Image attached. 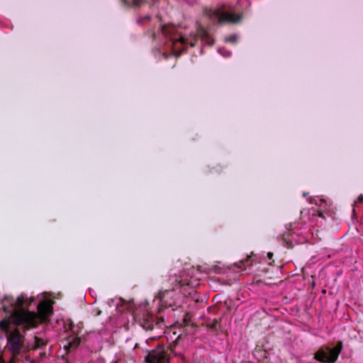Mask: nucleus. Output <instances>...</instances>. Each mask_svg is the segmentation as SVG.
Segmentation results:
<instances>
[{"label": "nucleus", "mask_w": 363, "mask_h": 363, "mask_svg": "<svg viewBox=\"0 0 363 363\" xmlns=\"http://www.w3.org/2000/svg\"><path fill=\"white\" fill-rule=\"evenodd\" d=\"M203 13L213 24L223 23H238L242 18V13H236L235 7L228 3H220L215 9L204 8Z\"/></svg>", "instance_id": "nucleus-3"}, {"label": "nucleus", "mask_w": 363, "mask_h": 363, "mask_svg": "<svg viewBox=\"0 0 363 363\" xmlns=\"http://www.w3.org/2000/svg\"><path fill=\"white\" fill-rule=\"evenodd\" d=\"M175 346L167 347L164 344L157 346L145 357L147 363H166L169 359V352H173Z\"/></svg>", "instance_id": "nucleus-5"}, {"label": "nucleus", "mask_w": 363, "mask_h": 363, "mask_svg": "<svg viewBox=\"0 0 363 363\" xmlns=\"http://www.w3.org/2000/svg\"><path fill=\"white\" fill-rule=\"evenodd\" d=\"M208 327L214 331H217L220 328V321L218 319H214L208 324Z\"/></svg>", "instance_id": "nucleus-12"}, {"label": "nucleus", "mask_w": 363, "mask_h": 363, "mask_svg": "<svg viewBox=\"0 0 363 363\" xmlns=\"http://www.w3.org/2000/svg\"><path fill=\"white\" fill-rule=\"evenodd\" d=\"M343 344L338 341L335 345H324L315 353L314 358L322 363H335L341 353Z\"/></svg>", "instance_id": "nucleus-4"}, {"label": "nucleus", "mask_w": 363, "mask_h": 363, "mask_svg": "<svg viewBox=\"0 0 363 363\" xmlns=\"http://www.w3.org/2000/svg\"><path fill=\"white\" fill-rule=\"evenodd\" d=\"M65 329L67 331L70 332V335L67 338V343L65 345L64 347L70 352L72 350L77 348L81 343V337L79 336L82 328V323H79L75 325L72 321L69 320L65 323Z\"/></svg>", "instance_id": "nucleus-6"}, {"label": "nucleus", "mask_w": 363, "mask_h": 363, "mask_svg": "<svg viewBox=\"0 0 363 363\" xmlns=\"http://www.w3.org/2000/svg\"><path fill=\"white\" fill-rule=\"evenodd\" d=\"M294 225H291V228L289 229L288 232L283 235L282 237V244L288 247L291 248L293 247V242H302L303 240H297V237L299 236L298 233H296L294 231V228L293 227Z\"/></svg>", "instance_id": "nucleus-9"}, {"label": "nucleus", "mask_w": 363, "mask_h": 363, "mask_svg": "<svg viewBox=\"0 0 363 363\" xmlns=\"http://www.w3.org/2000/svg\"><path fill=\"white\" fill-rule=\"evenodd\" d=\"M358 201H359V202H363V195H360L358 197Z\"/></svg>", "instance_id": "nucleus-18"}, {"label": "nucleus", "mask_w": 363, "mask_h": 363, "mask_svg": "<svg viewBox=\"0 0 363 363\" xmlns=\"http://www.w3.org/2000/svg\"><path fill=\"white\" fill-rule=\"evenodd\" d=\"M253 263V260L250 257L247 259L240 260L238 263L235 264V267H237L238 271L246 270Z\"/></svg>", "instance_id": "nucleus-10"}, {"label": "nucleus", "mask_w": 363, "mask_h": 363, "mask_svg": "<svg viewBox=\"0 0 363 363\" xmlns=\"http://www.w3.org/2000/svg\"><path fill=\"white\" fill-rule=\"evenodd\" d=\"M155 2H152V4H150L149 6L150 8H152L153 5H154Z\"/></svg>", "instance_id": "nucleus-19"}, {"label": "nucleus", "mask_w": 363, "mask_h": 363, "mask_svg": "<svg viewBox=\"0 0 363 363\" xmlns=\"http://www.w3.org/2000/svg\"><path fill=\"white\" fill-rule=\"evenodd\" d=\"M203 34V40H205V43L209 45H213L214 40L211 38H210L204 30Z\"/></svg>", "instance_id": "nucleus-15"}, {"label": "nucleus", "mask_w": 363, "mask_h": 363, "mask_svg": "<svg viewBox=\"0 0 363 363\" xmlns=\"http://www.w3.org/2000/svg\"><path fill=\"white\" fill-rule=\"evenodd\" d=\"M133 6L135 7H140L147 3L146 0H132Z\"/></svg>", "instance_id": "nucleus-16"}, {"label": "nucleus", "mask_w": 363, "mask_h": 363, "mask_svg": "<svg viewBox=\"0 0 363 363\" xmlns=\"http://www.w3.org/2000/svg\"><path fill=\"white\" fill-rule=\"evenodd\" d=\"M238 39V35L236 34H233L232 35H230L227 38H225V40L227 43H236Z\"/></svg>", "instance_id": "nucleus-14"}, {"label": "nucleus", "mask_w": 363, "mask_h": 363, "mask_svg": "<svg viewBox=\"0 0 363 363\" xmlns=\"http://www.w3.org/2000/svg\"><path fill=\"white\" fill-rule=\"evenodd\" d=\"M163 322V318H159L151 313H145L140 320V325L145 330H152L155 327L160 328Z\"/></svg>", "instance_id": "nucleus-8"}, {"label": "nucleus", "mask_w": 363, "mask_h": 363, "mask_svg": "<svg viewBox=\"0 0 363 363\" xmlns=\"http://www.w3.org/2000/svg\"><path fill=\"white\" fill-rule=\"evenodd\" d=\"M267 257L269 259H271L273 257V253L272 252H268L267 253Z\"/></svg>", "instance_id": "nucleus-17"}, {"label": "nucleus", "mask_w": 363, "mask_h": 363, "mask_svg": "<svg viewBox=\"0 0 363 363\" xmlns=\"http://www.w3.org/2000/svg\"><path fill=\"white\" fill-rule=\"evenodd\" d=\"M307 194H308L307 193H303V196L305 197V196H306Z\"/></svg>", "instance_id": "nucleus-21"}, {"label": "nucleus", "mask_w": 363, "mask_h": 363, "mask_svg": "<svg viewBox=\"0 0 363 363\" xmlns=\"http://www.w3.org/2000/svg\"><path fill=\"white\" fill-rule=\"evenodd\" d=\"M218 52L220 55H221L222 56H223L224 57H229L230 56H231V52L226 50L225 48H220L218 50Z\"/></svg>", "instance_id": "nucleus-13"}, {"label": "nucleus", "mask_w": 363, "mask_h": 363, "mask_svg": "<svg viewBox=\"0 0 363 363\" xmlns=\"http://www.w3.org/2000/svg\"><path fill=\"white\" fill-rule=\"evenodd\" d=\"M123 1H124V3H125V4L127 3V1H126V0H123Z\"/></svg>", "instance_id": "nucleus-22"}, {"label": "nucleus", "mask_w": 363, "mask_h": 363, "mask_svg": "<svg viewBox=\"0 0 363 363\" xmlns=\"http://www.w3.org/2000/svg\"><path fill=\"white\" fill-rule=\"evenodd\" d=\"M154 21L152 38L159 40L161 45L170 52L171 55L179 56L188 46L194 47L196 39H187L178 33L175 27L171 24L163 23L160 15L153 19L150 14L140 16L137 23L142 26H152Z\"/></svg>", "instance_id": "nucleus-2"}, {"label": "nucleus", "mask_w": 363, "mask_h": 363, "mask_svg": "<svg viewBox=\"0 0 363 363\" xmlns=\"http://www.w3.org/2000/svg\"><path fill=\"white\" fill-rule=\"evenodd\" d=\"M54 303L48 292L36 297L24 295V363H35L45 355L43 350L52 336L48 325Z\"/></svg>", "instance_id": "nucleus-1"}, {"label": "nucleus", "mask_w": 363, "mask_h": 363, "mask_svg": "<svg viewBox=\"0 0 363 363\" xmlns=\"http://www.w3.org/2000/svg\"><path fill=\"white\" fill-rule=\"evenodd\" d=\"M309 202L311 203H314V204H315L317 206H322L323 204H325L324 207H325V206H326L325 200L323 199H320L318 196V197H314V198H310Z\"/></svg>", "instance_id": "nucleus-11"}, {"label": "nucleus", "mask_w": 363, "mask_h": 363, "mask_svg": "<svg viewBox=\"0 0 363 363\" xmlns=\"http://www.w3.org/2000/svg\"><path fill=\"white\" fill-rule=\"evenodd\" d=\"M174 290L169 289L164 291H160L154 303L157 308V312L162 313L165 308H169L174 306L175 301L174 299Z\"/></svg>", "instance_id": "nucleus-7"}, {"label": "nucleus", "mask_w": 363, "mask_h": 363, "mask_svg": "<svg viewBox=\"0 0 363 363\" xmlns=\"http://www.w3.org/2000/svg\"><path fill=\"white\" fill-rule=\"evenodd\" d=\"M163 55L164 56V57H165V58H167V53L164 52V53H163Z\"/></svg>", "instance_id": "nucleus-20"}]
</instances>
